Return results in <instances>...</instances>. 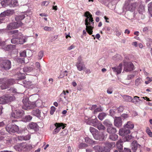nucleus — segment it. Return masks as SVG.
Instances as JSON below:
<instances>
[{
	"mask_svg": "<svg viewBox=\"0 0 152 152\" xmlns=\"http://www.w3.org/2000/svg\"><path fill=\"white\" fill-rule=\"evenodd\" d=\"M33 106L31 104L30 102L28 103H25L23 104L22 106L23 109L25 110H28L32 108Z\"/></svg>",
	"mask_w": 152,
	"mask_h": 152,
	"instance_id": "obj_22",
	"label": "nucleus"
},
{
	"mask_svg": "<svg viewBox=\"0 0 152 152\" xmlns=\"http://www.w3.org/2000/svg\"><path fill=\"white\" fill-rule=\"evenodd\" d=\"M20 56L21 57H25L26 56V51L24 50L20 53Z\"/></svg>",
	"mask_w": 152,
	"mask_h": 152,
	"instance_id": "obj_60",
	"label": "nucleus"
},
{
	"mask_svg": "<svg viewBox=\"0 0 152 152\" xmlns=\"http://www.w3.org/2000/svg\"><path fill=\"white\" fill-rule=\"evenodd\" d=\"M43 55L44 52L43 51L41 50L39 51L38 54V59L39 60L41 59L43 56Z\"/></svg>",
	"mask_w": 152,
	"mask_h": 152,
	"instance_id": "obj_50",
	"label": "nucleus"
},
{
	"mask_svg": "<svg viewBox=\"0 0 152 152\" xmlns=\"http://www.w3.org/2000/svg\"><path fill=\"white\" fill-rule=\"evenodd\" d=\"M41 112L38 109L34 110L31 112L32 114L37 117H39L40 116Z\"/></svg>",
	"mask_w": 152,
	"mask_h": 152,
	"instance_id": "obj_29",
	"label": "nucleus"
},
{
	"mask_svg": "<svg viewBox=\"0 0 152 152\" xmlns=\"http://www.w3.org/2000/svg\"><path fill=\"white\" fill-rule=\"evenodd\" d=\"M11 34H14L13 35V36L14 37H18V36H20L21 34L20 33H18V30H15L13 31H12L11 32Z\"/></svg>",
	"mask_w": 152,
	"mask_h": 152,
	"instance_id": "obj_44",
	"label": "nucleus"
},
{
	"mask_svg": "<svg viewBox=\"0 0 152 152\" xmlns=\"http://www.w3.org/2000/svg\"><path fill=\"white\" fill-rule=\"evenodd\" d=\"M103 124L105 126L107 127L110 126H113V124L108 119L105 120L103 122Z\"/></svg>",
	"mask_w": 152,
	"mask_h": 152,
	"instance_id": "obj_36",
	"label": "nucleus"
},
{
	"mask_svg": "<svg viewBox=\"0 0 152 152\" xmlns=\"http://www.w3.org/2000/svg\"><path fill=\"white\" fill-rule=\"evenodd\" d=\"M99 130H104L106 129L105 126L100 122L96 127Z\"/></svg>",
	"mask_w": 152,
	"mask_h": 152,
	"instance_id": "obj_33",
	"label": "nucleus"
},
{
	"mask_svg": "<svg viewBox=\"0 0 152 152\" xmlns=\"http://www.w3.org/2000/svg\"><path fill=\"white\" fill-rule=\"evenodd\" d=\"M138 4L131 0H128L125 2L124 7L127 10L133 12L134 10Z\"/></svg>",
	"mask_w": 152,
	"mask_h": 152,
	"instance_id": "obj_1",
	"label": "nucleus"
},
{
	"mask_svg": "<svg viewBox=\"0 0 152 152\" xmlns=\"http://www.w3.org/2000/svg\"><path fill=\"white\" fill-rule=\"evenodd\" d=\"M60 100L64 104H67L69 102V101L67 99H66L65 100H62L61 98H60Z\"/></svg>",
	"mask_w": 152,
	"mask_h": 152,
	"instance_id": "obj_62",
	"label": "nucleus"
},
{
	"mask_svg": "<svg viewBox=\"0 0 152 152\" xmlns=\"http://www.w3.org/2000/svg\"><path fill=\"white\" fill-rule=\"evenodd\" d=\"M88 146V145L86 143H81L79 145V148H83L85 147H86Z\"/></svg>",
	"mask_w": 152,
	"mask_h": 152,
	"instance_id": "obj_51",
	"label": "nucleus"
},
{
	"mask_svg": "<svg viewBox=\"0 0 152 152\" xmlns=\"http://www.w3.org/2000/svg\"><path fill=\"white\" fill-rule=\"evenodd\" d=\"M95 152H110V149L105 145L104 147L96 145L93 147Z\"/></svg>",
	"mask_w": 152,
	"mask_h": 152,
	"instance_id": "obj_7",
	"label": "nucleus"
},
{
	"mask_svg": "<svg viewBox=\"0 0 152 152\" xmlns=\"http://www.w3.org/2000/svg\"><path fill=\"white\" fill-rule=\"evenodd\" d=\"M11 42L12 43L14 44H18V37H15V38H13L11 40Z\"/></svg>",
	"mask_w": 152,
	"mask_h": 152,
	"instance_id": "obj_47",
	"label": "nucleus"
},
{
	"mask_svg": "<svg viewBox=\"0 0 152 152\" xmlns=\"http://www.w3.org/2000/svg\"><path fill=\"white\" fill-rule=\"evenodd\" d=\"M85 141L87 143L92 144H95L96 142L91 140L88 137H86L85 138Z\"/></svg>",
	"mask_w": 152,
	"mask_h": 152,
	"instance_id": "obj_35",
	"label": "nucleus"
},
{
	"mask_svg": "<svg viewBox=\"0 0 152 152\" xmlns=\"http://www.w3.org/2000/svg\"><path fill=\"white\" fill-rule=\"evenodd\" d=\"M44 29L45 31H50L52 30L53 29V28L50 27L45 26L44 27Z\"/></svg>",
	"mask_w": 152,
	"mask_h": 152,
	"instance_id": "obj_58",
	"label": "nucleus"
},
{
	"mask_svg": "<svg viewBox=\"0 0 152 152\" xmlns=\"http://www.w3.org/2000/svg\"><path fill=\"white\" fill-rule=\"evenodd\" d=\"M107 115V114L104 113H99L98 117L99 119L100 120H103Z\"/></svg>",
	"mask_w": 152,
	"mask_h": 152,
	"instance_id": "obj_39",
	"label": "nucleus"
},
{
	"mask_svg": "<svg viewBox=\"0 0 152 152\" xmlns=\"http://www.w3.org/2000/svg\"><path fill=\"white\" fill-rule=\"evenodd\" d=\"M118 138V135L116 134H111L110 135L109 138L113 141H115Z\"/></svg>",
	"mask_w": 152,
	"mask_h": 152,
	"instance_id": "obj_43",
	"label": "nucleus"
},
{
	"mask_svg": "<svg viewBox=\"0 0 152 152\" xmlns=\"http://www.w3.org/2000/svg\"><path fill=\"white\" fill-rule=\"evenodd\" d=\"M68 131L67 130H64L60 133L61 135H66Z\"/></svg>",
	"mask_w": 152,
	"mask_h": 152,
	"instance_id": "obj_64",
	"label": "nucleus"
},
{
	"mask_svg": "<svg viewBox=\"0 0 152 152\" xmlns=\"http://www.w3.org/2000/svg\"><path fill=\"white\" fill-rule=\"evenodd\" d=\"M4 44L5 43L1 46H2V48L5 50L8 51L10 50L12 45H5Z\"/></svg>",
	"mask_w": 152,
	"mask_h": 152,
	"instance_id": "obj_34",
	"label": "nucleus"
},
{
	"mask_svg": "<svg viewBox=\"0 0 152 152\" xmlns=\"http://www.w3.org/2000/svg\"><path fill=\"white\" fill-rule=\"evenodd\" d=\"M102 111V109L101 108V107H98L96 109H95L94 111V113L95 114H96L97 112H101Z\"/></svg>",
	"mask_w": 152,
	"mask_h": 152,
	"instance_id": "obj_56",
	"label": "nucleus"
},
{
	"mask_svg": "<svg viewBox=\"0 0 152 152\" xmlns=\"http://www.w3.org/2000/svg\"><path fill=\"white\" fill-rule=\"evenodd\" d=\"M0 66L4 69L8 70L10 69L11 66V61L8 60H6L5 58H0Z\"/></svg>",
	"mask_w": 152,
	"mask_h": 152,
	"instance_id": "obj_3",
	"label": "nucleus"
},
{
	"mask_svg": "<svg viewBox=\"0 0 152 152\" xmlns=\"http://www.w3.org/2000/svg\"><path fill=\"white\" fill-rule=\"evenodd\" d=\"M124 137V140L126 141H129L132 139V137L131 135H127Z\"/></svg>",
	"mask_w": 152,
	"mask_h": 152,
	"instance_id": "obj_49",
	"label": "nucleus"
},
{
	"mask_svg": "<svg viewBox=\"0 0 152 152\" xmlns=\"http://www.w3.org/2000/svg\"><path fill=\"white\" fill-rule=\"evenodd\" d=\"M123 142L121 140H119L117 143V147L120 152H122Z\"/></svg>",
	"mask_w": 152,
	"mask_h": 152,
	"instance_id": "obj_26",
	"label": "nucleus"
},
{
	"mask_svg": "<svg viewBox=\"0 0 152 152\" xmlns=\"http://www.w3.org/2000/svg\"><path fill=\"white\" fill-rule=\"evenodd\" d=\"M14 13V11L13 10H8L1 12L0 14V18H4L6 16H10Z\"/></svg>",
	"mask_w": 152,
	"mask_h": 152,
	"instance_id": "obj_10",
	"label": "nucleus"
},
{
	"mask_svg": "<svg viewBox=\"0 0 152 152\" xmlns=\"http://www.w3.org/2000/svg\"><path fill=\"white\" fill-rule=\"evenodd\" d=\"M29 128L31 129H32L35 131H37L38 130V126L35 123L32 122L29 124L28 126Z\"/></svg>",
	"mask_w": 152,
	"mask_h": 152,
	"instance_id": "obj_19",
	"label": "nucleus"
},
{
	"mask_svg": "<svg viewBox=\"0 0 152 152\" xmlns=\"http://www.w3.org/2000/svg\"><path fill=\"white\" fill-rule=\"evenodd\" d=\"M146 80H147L145 81V83L146 84H148L152 81V77L150 78L148 77H147L146 78Z\"/></svg>",
	"mask_w": 152,
	"mask_h": 152,
	"instance_id": "obj_59",
	"label": "nucleus"
},
{
	"mask_svg": "<svg viewBox=\"0 0 152 152\" xmlns=\"http://www.w3.org/2000/svg\"><path fill=\"white\" fill-rule=\"evenodd\" d=\"M17 138L18 140L21 141L23 140H27L30 139V136L29 135H28L25 136H18Z\"/></svg>",
	"mask_w": 152,
	"mask_h": 152,
	"instance_id": "obj_27",
	"label": "nucleus"
},
{
	"mask_svg": "<svg viewBox=\"0 0 152 152\" xmlns=\"http://www.w3.org/2000/svg\"><path fill=\"white\" fill-rule=\"evenodd\" d=\"M139 97L138 96H135L134 97V98L132 99L131 102L134 104H136L138 102L141 103L142 102V100L139 99Z\"/></svg>",
	"mask_w": 152,
	"mask_h": 152,
	"instance_id": "obj_28",
	"label": "nucleus"
},
{
	"mask_svg": "<svg viewBox=\"0 0 152 152\" xmlns=\"http://www.w3.org/2000/svg\"><path fill=\"white\" fill-rule=\"evenodd\" d=\"M11 4L13 6H15L18 5V2L17 0H12Z\"/></svg>",
	"mask_w": 152,
	"mask_h": 152,
	"instance_id": "obj_55",
	"label": "nucleus"
},
{
	"mask_svg": "<svg viewBox=\"0 0 152 152\" xmlns=\"http://www.w3.org/2000/svg\"><path fill=\"white\" fill-rule=\"evenodd\" d=\"M124 71L126 72H129L133 70L134 68L133 64L131 62H127L125 63L124 65Z\"/></svg>",
	"mask_w": 152,
	"mask_h": 152,
	"instance_id": "obj_11",
	"label": "nucleus"
},
{
	"mask_svg": "<svg viewBox=\"0 0 152 152\" xmlns=\"http://www.w3.org/2000/svg\"><path fill=\"white\" fill-rule=\"evenodd\" d=\"M135 75L134 74H132L128 75L127 77V79L128 80H131L134 78Z\"/></svg>",
	"mask_w": 152,
	"mask_h": 152,
	"instance_id": "obj_63",
	"label": "nucleus"
},
{
	"mask_svg": "<svg viewBox=\"0 0 152 152\" xmlns=\"http://www.w3.org/2000/svg\"><path fill=\"white\" fill-rule=\"evenodd\" d=\"M141 80L140 78L137 79L135 82V85L137 86H139L141 83Z\"/></svg>",
	"mask_w": 152,
	"mask_h": 152,
	"instance_id": "obj_53",
	"label": "nucleus"
},
{
	"mask_svg": "<svg viewBox=\"0 0 152 152\" xmlns=\"http://www.w3.org/2000/svg\"><path fill=\"white\" fill-rule=\"evenodd\" d=\"M138 12L140 13H141L144 11V7L143 6L140 5L138 9Z\"/></svg>",
	"mask_w": 152,
	"mask_h": 152,
	"instance_id": "obj_52",
	"label": "nucleus"
},
{
	"mask_svg": "<svg viewBox=\"0 0 152 152\" xmlns=\"http://www.w3.org/2000/svg\"><path fill=\"white\" fill-rule=\"evenodd\" d=\"M122 66V64H120L118 66L112 67V68L114 72H116L117 74H119L121 72Z\"/></svg>",
	"mask_w": 152,
	"mask_h": 152,
	"instance_id": "obj_21",
	"label": "nucleus"
},
{
	"mask_svg": "<svg viewBox=\"0 0 152 152\" xmlns=\"http://www.w3.org/2000/svg\"><path fill=\"white\" fill-rule=\"evenodd\" d=\"M35 66L36 67V69L38 70L39 71H40V65L39 63L38 62H36L35 64Z\"/></svg>",
	"mask_w": 152,
	"mask_h": 152,
	"instance_id": "obj_54",
	"label": "nucleus"
},
{
	"mask_svg": "<svg viewBox=\"0 0 152 152\" xmlns=\"http://www.w3.org/2000/svg\"><path fill=\"white\" fill-rule=\"evenodd\" d=\"M99 122V121L98 119L95 118L94 119L91 120L90 121H88L87 122V123L88 124L96 127Z\"/></svg>",
	"mask_w": 152,
	"mask_h": 152,
	"instance_id": "obj_16",
	"label": "nucleus"
},
{
	"mask_svg": "<svg viewBox=\"0 0 152 152\" xmlns=\"http://www.w3.org/2000/svg\"><path fill=\"white\" fill-rule=\"evenodd\" d=\"M34 69L33 66H31L25 67L23 68H20V72L21 73L26 72L28 73L34 71Z\"/></svg>",
	"mask_w": 152,
	"mask_h": 152,
	"instance_id": "obj_12",
	"label": "nucleus"
},
{
	"mask_svg": "<svg viewBox=\"0 0 152 152\" xmlns=\"http://www.w3.org/2000/svg\"><path fill=\"white\" fill-rule=\"evenodd\" d=\"M6 129L10 134L19 131L18 127L16 125H8L6 127Z\"/></svg>",
	"mask_w": 152,
	"mask_h": 152,
	"instance_id": "obj_6",
	"label": "nucleus"
},
{
	"mask_svg": "<svg viewBox=\"0 0 152 152\" xmlns=\"http://www.w3.org/2000/svg\"><path fill=\"white\" fill-rule=\"evenodd\" d=\"M107 131L110 134H114L116 132V130L113 126L107 127Z\"/></svg>",
	"mask_w": 152,
	"mask_h": 152,
	"instance_id": "obj_25",
	"label": "nucleus"
},
{
	"mask_svg": "<svg viewBox=\"0 0 152 152\" xmlns=\"http://www.w3.org/2000/svg\"><path fill=\"white\" fill-rule=\"evenodd\" d=\"M19 36L20 37H18L19 44H23L25 42L24 37L21 36V35Z\"/></svg>",
	"mask_w": 152,
	"mask_h": 152,
	"instance_id": "obj_40",
	"label": "nucleus"
},
{
	"mask_svg": "<svg viewBox=\"0 0 152 152\" xmlns=\"http://www.w3.org/2000/svg\"><path fill=\"white\" fill-rule=\"evenodd\" d=\"M132 149L134 151L140 148V145L137 144L136 141H134L131 144Z\"/></svg>",
	"mask_w": 152,
	"mask_h": 152,
	"instance_id": "obj_20",
	"label": "nucleus"
},
{
	"mask_svg": "<svg viewBox=\"0 0 152 152\" xmlns=\"http://www.w3.org/2000/svg\"><path fill=\"white\" fill-rule=\"evenodd\" d=\"M32 118V116L30 115H26L23 118V121L25 122H28L31 120Z\"/></svg>",
	"mask_w": 152,
	"mask_h": 152,
	"instance_id": "obj_42",
	"label": "nucleus"
},
{
	"mask_svg": "<svg viewBox=\"0 0 152 152\" xmlns=\"http://www.w3.org/2000/svg\"><path fill=\"white\" fill-rule=\"evenodd\" d=\"M77 62L76 63V66L78 70L81 71L84 70V69H86L85 65L84 63L82 62V57L80 56L77 59Z\"/></svg>",
	"mask_w": 152,
	"mask_h": 152,
	"instance_id": "obj_5",
	"label": "nucleus"
},
{
	"mask_svg": "<svg viewBox=\"0 0 152 152\" xmlns=\"http://www.w3.org/2000/svg\"><path fill=\"white\" fill-rule=\"evenodd\" d=\"M129 129H126L124 128V129H121L119 131V134L121 136H125L130 133V131Z\"/></svg>",
	"mask_w": 152,
	"mask_h": 152,
	"instance_id": "obj_17",
	"label": "nucleus"
},
{
	"mask_svg": "<svg viewBox=\"0 0 152 152\" xmlns=\"http://www.w3.org/2000/svg\"><path fill=\"white\" fill-rule=\"evenodd\" d=\"M123 98L124 100L127 102H130L131 101L132 97L128 95H124Z\"/></svg>",
	"mask_w": 152,
	"mask_h": 152,
	"instance_id": "obj_45",
	"label": "nucleus"
},
{
	"mask_svg": "<svg viewBox=\"0 0 152 152\" xmlns=\"http://www.w3.org/2000/svg\"><path fill=\"white\" fill-rule=\"evenodd\" d=\"M54 125L56 127L54 129L53 133V134H56L59 132L61 129V126H63L64 124L62 123H56Z\"/></svg>",
	"mask_w": 152,
	"mask_h": 152,
	"instance_id": "obj_18",
	"label": "nucleus"
},
{
	"mask_svg": "<svg viewBox=\"0 0 152 152\" xmlns=\"http://www.w3.org/2000/svg\"><path fill=\"white\" fill-rule=\"evenodd\" d=\"M14 99L13 97L8 95H4L0 97V104H3L9 102Z\"/></svg>",
	"mask_w": 152,
	"mask_h": 152,
	"instance_id": "obj_4",
	"label": "nucleus"
},
{
	"mask_svg": "<svg viewBox=\"0 0 152 152\" xmlns=\"http://www.w3.org/2000/svg\"><path fill=\"white\" fill-rule=\"evenodd\" d=\"M148 10L151 15L152 17V2L150 3L148 5Z\"/></svg>",
	"mask_w": 152,
	"mask_h": 152,
	"instance_id": "obj_48",
	"label": "nucleus"
},
{
	"mask_svg": "<svg viewBox=\"0 0 152 152\" xmlns=\"http://www.w3.org/2000/svg\"><path fill=\"white\" fill-rule=\"evenodd\" d=\"M104 144L105 145H106L107 147L108 148L110 149L112 148L113 145V142H106L104 143Z\"/></svg>",
	"mask_w": 152,
	"mask_h": 152,
	"instance_id": "obj_46",
	"label": "nucleus"
},
{
	"mask_svg": "<svg viewBox=\"0 0 152 152\" xmlns=\"http://www.w3.org/2000/svg\"><path fill=\"white\" fill-rule=\"evenodd\" d=\"M114 124L115 126L119 127L122 125V121L120 117H115L114 120Z\"/></svg>",
	"mask_w": 152,
	"mask_h": 152,
	"instance_id": "obj_15",
	"label": "nucleus"
},
{
	"mask_svg": "<svg viewBox=\"0 0 152 152\" xmlns=\"http://www.w3.org/2000/svg\"><path fill=\"white\" fill-rule=\"evenodd\" d=\"M19 24L14 22L11 23L7 26V28L8 30H11L12 29H15L18 27L21 26L23 24L22 23L20 22Z\"/></svg>",
	"mask_w": 152,
	"mask_h": 152,
	"instance_id": "obj_8",
	"label": "nucleus"
},
{
	"mask_svg": "<svg viewBox=\"0 0 152 152\" xmlns=\"http://www.w3.org/2000/svg\"><path fill=\"white\" fill-rule=\"evenodd\" d=\"M23 84L24 86L26 88H30L32 85L31 82L30 81H27L25 80L24 81Z\"/></svg>",
	"mask_w": 152,
	"mask_h": 152,
	"instance_id": "obj_38",
	"label": "nucleus"
},
{
	"mask_svg": "<svg viewBox=\"0 0 152 152\" xmlns=\"http://www.w3.org/2000/svg\"><path fill=\"white\" fill-rule=\"evenodd\" d=\"M90 15V13L88 12H86L85 13V16L87 17V18L85 20V25L86 26V30L88 33L90 35H91L92 34V29L93 27L90 25L91 23L88 22Z\"/></svg>",
	"mask_w": 152,
	"mask_h": 152,
	"instance_id": "obj_2",
	"label": "nucleus"
},
{
	"mask_svg": "<svg viewBox=\"0 0 152 152\" xmlns=\"http://www.w3.org/2000/svg\"><path fill=\"white\" fill-rule=\"evenodd\" d=\"M134 127V124L130 121H128L127 124L124 126V128L125 129H132Z\"/></svg>",
	"mask_w": 152,
	"mask_h": 152,
	"instance_id": "obj_30",
	"label": "nucleus"
},
{
	"mask_svg": "<svg viewBox=\"0 0 152 152\" xmlns=\"http://www.w3.org/2000/svg\"><path fill=\"white\" fill-rule=\"evenodd\" d=\"M15 113L17 118L21 117L23 114L24 112L23 110H17L15 111Z\"/></svg>",
	"mask_w": 152,
	"mask_h": 152,
	"instance_id": "obj_32",
	"label": "nucleus"
},
{
	"mask_svg": "<svg viewBox=\"0 0 152 152\" xmlns=\"http://www.w3.org/2000/svg\"><path fill=\"white\" fill-rule=\"evenodd\" d=\"M19 70V73H18V78L19 80L23 79L25 78V75L24 72L21 73L20 72V68L18 69Z\"/></svg>",
	"mask_w": 152,
	"mask_h": 152,
	"instance_id": "obj_31",
	"label": "nucleus"
},
{
	"mask_svg": "<svg viewBox=\"0 0 152 152\" xmlns=\"http://www.w3.org/2000/svg\"><path fill=\"white\" fill-rule=\"evenodd\" d=\"M33 106L31 104L30 102L28 103H25L23 104L22 106L23 109L25 110H28L32 108Z\"/></svg>",
	"mask_w": 152,
	"mask_h": 152,
	"instance_id": "obj_23",
	"label": "nucleus"
},
{
	"mask_svg": "<svg viewBox=\"0 0 152 152\" xmlns=\"http://www.w3.org/2000/svg\"><path fill=\"white\" fill-rule=\"evenodd\" d=\"M56 110V108L53 106H52L51 108V110L50 111V114L51 115H53Z\"/></svg>",
	"mask_w": 152,
	"mask_h": 152,
	"instance_id": "obj_61",
	"label": "nucleus"
},
{
	"mask_svg": "<svg viewBox=\"0 0 152 152\" xmlns=\"http://www.w3.org/2000/svg\"><path fill=\"white\" fill-rule=\"evenodd\" d=\"M15 81L13 79H10L7 80L6 83L1 86V88L2 89H5L8 88L9 86L13 84Z\"/></svg>",
	"mask_w": 152,
	"mask_h": 152,
	"instance_id": "obj_9",
	"label": "nucleus"
},
{
	"mask_svg": "<svg viewBox=\"0 0 152 152\" xmlns=\"http://www.w3.org/2000/svg\"><path fill=\"white\" fill-rule=\"evenodd\" d=\"M94 139L96 140H103L104 138V134L103 132H99L94 136Z\"/></svg>",
	"mask_w": 152,
	"mask_h": 152,
	"instance_id": "obj_14",
	"label": "nucleus"
},
{
	"mask_svg": "<svg viewBox=\"0 0 152 152\" xmlns=\"http://www.w3.org/2000/svg\"><path fill=\"white\" fill-rule=\"evenodd\" d=\"M15 149L17 148H26L28 149H31L32 148V147L31 145H28L25 143H22L20 144H19L15 146L14 147Z\"/></svg>",
	"mask_w": 152,
	"mask_h": 152,
	"instance_id": "obj_13",
	"label": "nucleus"
},
{
	"mask_svg": "<svg viewBox=\"0 0 152 152\" xmlns=\"http://www.w3.org/2000/svg\"><path fill=\"white\" fill-rule=\"evenodd\" d=\"M146 132L150 137H152V132L149 127H147Z\"/></svg>",
	"mask_w": 152,
	"mask_h": 152,
	"instance_id": "obj_57",
	"label": "nucleus"
},
{
	"mask_svg": "<svg viewBox=\"0 0 152 152\" xmlns=\"http://www.w3.org/2000/svg\"><path fill=\"white\" fill-rule=\"evenodd\" d=\"M25 17L24 15L23 14L18 15L15 18V20L16 21V23L19 24L20 22L22 23L21 20L23 19Z\"/></svg>",
	"mask_w": 152,
	"mask_h": 152,
	"instance_id": "obj_24",
	"label": "nucleus"
},
{
	"mask_svg": "<svg viewBox=\"0 0 152 152\" xmlns=\"http://www.w3.org/2000/svg\"><path fill=\"white\" fill-rule=\"evenodd\" d=\"M90 131L91 132L92 134L93 137L96 134V133L98 132V130L95 129V128L91 127L90 128Z\"/></svg>",
	"mask_w": 152,
	"mask_h": 152,
	"instance_id": "obj_37",
	"label": "nucleus"
},
{
	"mask_svg": "<svg viewBox=\"0 0 152 152\" xmlns=\"http://www.w3.org/2000/svg\"><path fill=\"white\" fill-rule=\"evenodd\" d=\"M10 0H3L1 2V4L2 6L5 7L9 4Z\"/></svg>",
	"mask_w": 152,
	"mask_h": 152,
	"instance_id": "obj_41",
	"label": "nucleus"
}]
</instances>
